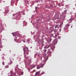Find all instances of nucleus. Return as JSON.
Masks as SVG:
<instances>
[{
	"label": "nucleus",
	"instance_id": "1",
	"mask_svg": "<svg viewBox=\"0 0 76 76\" xmlns=\"http://www.w3.org/2000/svg\"><path fill=\"white\" fill-rule=\"evenodd\" d=\"M43 66H44V64H42V63H41L37 65V69H39L41 67H43Z\"/></svg>",
	"mask_w": 76,
	"mask_h": 76
},
{
	"label": "nucleus",
	"instance_id": "2",
	"mask_svg": "<svg viewBox=\"0 0 76 76\" xmlns=\"http://www.w3.org/2000/svg\"><path fill=\"white\" fill-rule=\"evenodd\" d=\"M40 73V71H38L36 73L35 76H40V75L39 74Z\"/></svg>",
	"mask_w": 76,
	"mask_h": 76
},
{
	"label": "nucleus",
	"instance_id": "3",
	"mask_svg": "<svg viewBox=\"0 0 76 76\" xmlns=\"http://www.w3.org/2000/svg\"><path fill=\"white\" fill-rule=\"evenodd\" d=\"M12 35H13V36H14V37H15V36H16V33H12Z\"/></svg>",
	"mask_w": 76,
	"mask_h": 76
},
{
	"label": "nucleus",
	"instance_id": "4",
	"mask_svg": "<svg viewBox=\"0 0 76 76\" xmlns=\"http://www.w3.org/2000/svg\"><path fill=\"white\" fill-rule=\"evenodd\" d=\"M64 13L66 14V13H67V10H65L64 12Z\"/></svg>",
	"mask_w": 76,
	"mask_h": 76
},
{
	"label": "nucleus",
	"instance_id": "5",
	"mask_svg": "<svg viewBox=\"0 0 76 76\" xmlns=\"http://www.w3.org/2000/svg\"><path fill=\"white\" fill-rule=\"evenodd\" d=\"M44 73V72H43L41 73V74L40 75V76H41V75H43Z\"/></svg>",
	"mask_w": 76,
	"mask_h": 76
},
{
	"label": "nucleus",
	"instance_id": "6",
	"mask_svg": "<svg viewBox=\"0 0 76 76\" xmlns=\"http://www.w3.org/2000/svg\"><path fill=\"white\" fill-rule=\"evenodd\" d=\"M57 27H58V25H56V26H55V28H57Z\"/></svg>",
	"mask_w": 76,
	"mask_h": 76
},
{
	"label": "nucleus",
	"instance_id": "7",
	"mask_svg": "<svg viewBox=\"0 0 76 76\" xmlns=\"http://www.w3.org/2000/svg\"><path fill=\"white\" fill-rule=\"evenodd\" d=\"M12 61L11 60H10V64H12Z\"/></svg>",
	"mask_w": 76,
	"mask_h": 76
},
{
	"label": "nucleus",
	"instance_id": "8",
	"mask_svg": "<svg viewBox=\"0 0 76 76\" xmlns=\"http://www.w3.org/2000/svg\"><path fill=\"white\" fill-rule=\"evenodd\" d=\"M24 57H25V58H27L28 57H26V55L25 54L24 55Z\"/></svg>",
	"mask_w": 76,
	"mask_h": 76
},
{
	"label": "nucleus",
	"instance_id": "9",
	"mask_svg": "<svg viewBox=\"0 0 76 76\" xmlns=\"http://www.w3.org/2000/svg\"><path fill=\"white\" fill-rule=\"evenodd\" d=\"M8 67H9V66H5V68H8Z\"/></svg>",
	"mask_w": 76,
	"mask_h": 76
},
{
	"label": "nucleus",
	"instance_id": "10",
	"mask_svg": "<svg viewBox=\"0 0 76 76\" xmlns=\"http://www.w3.org/2000/svg\"><path fill=\"white\" fill-rule=\"evenodd\" d=\"M46 51H47V50L46 49H45V51H44V53H45L46 52Z\"/></svg>",
	"mask_w": 76,
	"mask_h": 76
},
{
	"label": "nucleus",
	"instance_id": "11",
	"mask_svg": "<svg viewBox=\"0 0 76 76\" xmlns=\"http://www.w3.org/2000/svg\"><path fill=\"white\" fill-rule=\"evenodd\" d=\"M26 48H27V50H26V51H27L28 50V48L26 47Z\"/></svg>",
	"mask_w": 76,
	"mask_h": 76
},
{
	"label": "nucleus",
	"instance_id": "12",
	"mask_svg": "<svg viewBox=\"0 0 76 76\" xmlns=\"http://www.w3.org/2000/svg\"><path fill=\"white\" fill-rule=\"evenodd\" d=\"M35 67V66H34L33 67L31 68V69H33V68H34V67Z\"/></svg>",
	"mask_w": 76,
	"mask_h": 76
},
{
	"label": "nucleus",
	"instance_id": "13",
	"mask_svg": "<svg viewBox=\"0 0 76 76\" xmlns=\"http://www.w3.org/2000/svg\"><path fill=\"white\" fill-rule=\"evenodd\" d=\"M2 64L4 65V62H2Z\"/></svg>",
	"mask_w": 76,
	"mask_h": 76
},
{
	"label": "nucleus",
	"instance_id": "14",
	"mask_svg": "<svg viewBox=\"0 0 76 76\" xmlns=\"http://www.w3.org/2000/svg\"><path fill=\"white\" fill-rule=\"evenodd\" d=\"M66 29H67V28H64V30H66Z\"/></svg>",
	"mask_w": 76,
	"mask_h": 76
},
{
	"label": "nucleus",
	"instance_id": "15",
	"mask_svg": "<svg viewBox=\"0 0 76 76\" xmlns=\"http://www.w3.org/2000/svg\"><path fill=\"white\" fill-rule=\"evenodd\" d=\"M69 26H70V25L69 24H67V26L69 27Z\"/></svg>",
	"mask_w": 76,
	"mask_h": 76
},
{
	"label": "nucleus",
	"instance_id": "16",
	"mask_svg": "<svg viewBox=\"0 0 76 76\" xmlns=\"http://www.w3.org/2000/svg\"><path fill=\"white\" fill-rule=\"evenodd\" d=\"M13 76V75L11 74V75L10 76Z\"/></svg>",
	"mask_w": 76,
	"mask_h": 76
},
{
	"label": "nucleus",
	"instance_id": "17",
	"mask_svg": "<svg viewBox=\"0 0 76 76\" xmlns=\"http://www.w3.org/2000/svg\"><path fill=\"white\" fill-rule=\"evenodd\" d=\"M38 8V7H35V9H37Z\"/></svg>",
	"mask_w": 76,
	"mask_h": 76
},
{
	"label": "nucleus",
	"instance_id": "18",
	"mask_svg": "<svg viewBox=\"0 0 76 76\" xmlns=\"http://www.w3.org/2000/svg\"><path fill=\"white\" fill-rule=\"evenodd\" d=\"M42 46H44V44H43V43H42Z\"/></svg>",
	"mask_w": 76,
	"mask_h": 76
},
{
	"label": "nucleus",
	"instance_id": "19",
	"mask_svg": "<svg viewBox=\"0 0 76 76\" xmlns=\"http://www.w3.org/2000/svg\"><path fill=\"white\" fill-rule=\"evenodd\" d=\"M23 50L25 52V50H24V48H23Z\"/></svg>",
	"mask_w": 76,
	"mask_h": 76
},
{
	"label": "nucleus",
	"instance_id": "20",
	"mask_svg": "<svg viewBox=\"0 0 76 76\" xmlns=\"http://www.w3.org/2000/svg\"><path fill=\"white\" fill-rule=\"evenodd\" d=\"M49 48V47L46 48Z\"/></svg>",
	"mask_w": 76,
	"mask_h": 76
},
{
	"label": "nucleus",
	"instance_id": "21",
	"mask_svg": "<svg viewBox=\"0 0 76 76\" xmlns=\"http://www.w3.org/2000/svg\"><path fill=\"white\" fill-rule=\"evenodd\" d=\"M16 66H17V67H18V65H17Z\"/></svg>",
	"mask_w": 76,
	"mask_h": 76
},
{
	"label": "nucleus",
	"instance_id": "22",
	"mask_svg": "<svg viewBox=\"0 0 76 76\" xmlns=\"http://www.w3.org/2000/svg\"><path fill=\"white\" fill-rule=\"evenodd\" d=\"M13 56H15V55H13Z\"/></svg>",
	"mask_w": 76,
	"mask_h": 76
},
{
	"label": "nucleus",
	"instance_id": "23",
	"mask_svg": "<svg viewBox=\"0 0 76 76\" xmlns=\"http://www.w3.org/2000/svg\"><path fill=\"white\" fill-rule=\"evenodd\" d=\"M15 41H16V39H14Z\"/></svg>",
	"mask_w": 76,
	"mask_h": 76
},
{
	"label": "nucleus",
	"instance_id": "24",
	"mask_svg": "<svg viewBox=\"0 0 76 76\" xmlns=\"http://www.w3.org/2000/svg\"><path fill=\"white\" fill-rule=\"evenodd\" d=\"M26 54H27V55H28V53H27Z\"/></svg>",
	"mask_w": 76,
	"mask_h": 76
},
{
	"label": "nucleus",
	"instance_id": "25",
	"mask_svg": "<svg viewBox=\"0 0 76 76\" xmlns=\"http://www.w3.org/2000/svg\"><path fill=\"white\" fill-rule=\"evenodd\" d=\"M21 75H23V74H22Z\"/></svg>",
	"mask_w": 76,
	"mask_h": 76
},
{
	"label": "nucleus",
	"instance_id": "26",
	"mask_svg": "<svg viewBox=\"0 0 76 76\" xmlns=\"http://www.w3.org/2000/svg\"><path fill=\"white\" fill-rule=\"evenodd\" d=\"M23 15H25V14H24V13L23 14Z\"/></svg>",
	"mask_w": 76,
	"mask_h": 76
},
{
	"label": "nucleus",
	"instance_id": "27",
	"mask_svg": "<svg viewBox=\"0 0 76 76\" xmlns=\"http://www.w3.org/2000/svg\"><path fill=\"white\" fill-rule=\"evenodd\" d=\"M7 13H8V11L7 12Z\"/></svg>",
	"mask_w": 76,
	"mask_h": 76
},
{
	"label": "nucleus",
	"instance_id": "28",
	"mask_svg": "<svg viewBox=\"0 0 76 76\" xmlns=\"http://www.w3.org/2000/svg\"><path fill=\"white\" fill-rule=\"evenodd\" d=\"M17 0L18 1H19V0Z\"/></svg>",
	"mask_w": 76,
	"mask_h": 76
},
{
	"label": "nucleus",
	"instance_id": "29",
	"mask_svg": "<svg viewBox=\"0 0 76 76\" xmlns=\"http://www.w3.org/2000/svg\"><path fill=\"white\" fill-rule=\"evenodd\" d=\"M71 28H72V26H71Z\"/></svg>",
	"mask_w": 76,
	"mask_h": 76
},
{
	"label": "nucleus",
	"instance_id": "30",
	"mask_svg": "<svg viewBox=\"0 0 76 76\" xmlns=\"http://www.w3.org/2000/svg\"><path fill=\"white\" fill-rule=\"evenodd\" d=\"M17 38V37H16V38Z\"/></svg>",
	"mask_w": 76,
	"mask_h": 76
},
{
	"label": "nucleus",
	"instance_id": "31",
	"mask_svg": "<svg viewBox=\"0 0 76 76\" xmlns=\"http://www.w3.org/2000/svg\"><path fill=\"white\" fill-rule=\"evenodd\" d=\"M61 31V30H60V32Z\"/></svg>",
	"mask_w": 76,
	"mask_h": 76
},
{
	"label": "nucleus",
	"instance_id": "32",
	"mask_svg": "<svg viewBox=\"0 0 76 76\" xmlns=\"http://www.w3.org/2000/svg\"><path fill=\"white\" fill-rule=\"evenodd\" d=\"M0 41H1V40H0Z\"/></svg>",
	"mask_w": 76,
	"mask_h": 76
}]
</instances>
